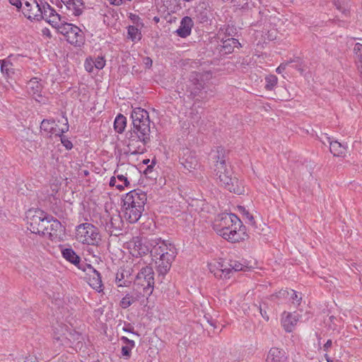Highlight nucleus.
I'll return each instance as SVG.
<instances>
[{"label": "nucleus", "instance_id": "obj_7", "mask_svg": "<svg viewBox=\"0 0 362 362\" xmlns=\"http://www.w3.org/2000/svg\"><path fill=\"white\" fill-rule=\"evenodd\" d=\"M163 242L160 238H146L134 237L129 243V249L133 256H142L151 253L153 249L157 247L160 243Z\"/></svg>", "mask_w": 362, "mask_h": 362}, {"label": "nucleus", "instance_id": "obj_12", "mask_svg": "<svg viewBox=\"0 0 362 362\" xmlns=\"http://www.w3.org/2000/svg\"><path fill=\"white\" fill-rule=\"evenodd\" d=\"M41 6V2L38 3L36 0L26 1L23 7V13L28 19L40 21L44 19L43 11Z\"/></svg>", "mask_w": 362, "mask_h": 362}, {"label": "nucleus", "instance_id": "obj_26", "mask_svg": "<svg viewBox=\"0 0 362 362\" xmlns=\"http://www.w3.org/2000/svg\"><path fill=\"white\" fill-rule=\"evenodd\" d=\"M109 184L111 187H115L117 189L122 190L124 187L129 185V181L125 175H117L116 177L113 176L110 178Z\"/></svg>", "mask_w": 362, "mask_h": 362}, {"label": "nucleus", "instance_id": "obj_48", "mask_svg": "<svg viewBox=\"0 0 362 362\" xmlns=\"http://www.w3.org/2000/svg\"><path fill=\"white\" fill-rule=\"evenodd\" d=\"M288 63H281L276 69V72L277 74H281L286 69Z\"/></svg>", "mask_w": 362, "mask_h": 362}, {"label": "nucleus", "instance_id": "obj_35", "mask_svg": "<svg viewBox=\"0 0 362 362\" xmlns=\"http://www.w3.org/2000/svg\"><path fill=\"white\" fill-rule=\"evenodd\" d=\"M193 24H181L179 28H177L175 33L179 37L185 38L191 34Z\"/></svg>", "mask_w": 362, "mask_h": 362}, {"label": "nucleus", "instance_id": "obj_15", "mask_svg": "<svg viewBox=\"0 0 362 362\" xmlns=\"http://www.w3.org/2000/svg\"><path fill=\"white\" fill-rule=\"evenodd\" d=\"M47 235L51 240H59L64 234V227L61 222L52 216V220L49 223Z\"/></svg>", "mask_w": 362, "mask_h": 362}, {"label": "nucleus", "instance_id": "obj_20", "mask_svg": "<svg viewBox=\"0 0 362 362\" xmlns=\"http://www.w3.org/2000/svg\"><path fill=\"white\" fill-rule=\"evenodd\" d=\"M287 356L284 349L272 347L269 351L266 362H286Z\"/></svg>", "mask_w": 362, "mask_h": 362}, {"label": "nucleus", "instance_id": "obj_37", "mask_svg": "<svg viewBox=\"0 0 362 362\" xmlns=\"http://www.w3.org/2000/svg\"><path fill=\"white\" fill-rule=\"evenodd\" d=\"M265 88L267 90H272L278 83V78L273 74H270L265 77Z\"/></svg>", "mask_w": 362, "mask_h": 362}, {"label": "nucleus", "instance_id": "obj_22", "mask_svg": "<svg viewBox=\"0 0 362 362\" xmlns=\"http://www.w3.org/2000/svg\"><path fill=\"white\" fill-rule=\"evenodd\" d=\"M120 341L122 342L121 356L124 359H129L132 356V351L135 347V342L134 340L124 336L121 337Z\"/></svg>", "mask_w": 362, "mask_h": 362}, {"label": "nucleus", "instance_id": "obj_46", "mask_svg": "<svg viewBox=\"0 0 362 362\" xmlns=\"http://www.w3.org/2000/svg\"><path fill=\"white\" fill-rule=\"evenodd\" d=\"M122 329L125 332H129V333H132V334L138 335L137 333L134 332V327L130 324L125 325L123 327Z\"/></svg>", "mask_w": 362, "mask_h": 362}, {"label": "nucleus", "instance_id": "obj_32", "mask_svg": "<svg viewBox=\"0 0 362 362\" xmlns=\"http://www.w3.org/2000/svg\"><path fill=\"white\" fill-rule=\"evenodd\" d=\"M128 38L133 42L139 41L141 39V33L139 28L133 25H129L127 28Z\"/></svg>", "mask_w": 362, "mask_h": 362}, {"label": "nucleus", "instance_id": "obj_61", "mask_svg": "<svg viewBox=\"0 0 362 362\" xmlns=\"http://www.w3.org/2000/svg\"><path fill=\"white\" fill-rule=\"evenodd\" d=\"M184 1H187V2H189V1H192V0H183Z\"/></svg>", "mask_w": 362, "mask_h": 362}, {"label": "nucleus", "instance_id": "obj_24", "mask_svg": "<svg viewBox=\"0 0 362 362\" xmlns=\"http://www.w3.org/2000/svg\"><path fill=\"white\" fill-rule=\"evenodd\" d=\"M220 39H221V41L223 42L221 51L223 54H230L233 52L235 47H239L240 46V43L238 40L233 37H228L227 39H225L224 37H222Z\"/></svg>", "mask_w": 362, "mask_h": 362}, {"label": "nucleus", "instance_id": "obj_44", "mask_svg": "<svg viewBox=\"0 0 362 362\" xmlns=\"http://www.w3.org/2000/svg\"><path fill=\"white\" fill-rule=\"evenodd\" d=\"M276 30H274V29H272V30H268L267 32V38L269 40H276L277 38V36H276Z\"/></svg>", "mask_w": 362, "mask_h": 362}, {"label": "nucleus", "instance_id": "obj_14", "mask_svg": "<svg viewBox=\"0 0 362 362\" xmlns=\"http://www.w3.org/2000/svg\"><path fill=\"white\" fill-rule=\"evenodd\" d=\"M300 314L296 312H284L281 317V325L284 330L286 332H291L296 326L298 322L300 320Z\"/></svg>", "mask_w": 362, "mask_h": 362}, {"label": "nucleus", "instance_id": "obj_21", "mask_svg": "<svg viewBox=\"0 0 362 362\" xmlns=\"http://www.w3.org/2000/svg\"><path fill=\"white\" fill-rule=\"evenodd\" d=\"M327 141L329 144L330 152L334 156H341L345 154L346 151V145L341 144L337 140H333L330 137H327Z\"/></svg>", "mask_w": 362, "mask_h": 362}, {"label": "nucleus", "instance_id": "obj_62", "mask_svg": "<svg viewBox=\"0 0 362 362\" xmlns=\"http://www.w3.org/2000/svg\"><path fill=\"white\" fill-rule=\"evenodd\" d=\"M173 20L170 19V21H168V23H172Z\"/></svg>", "mask_w": 362, "mask_h": 362}, {"label": "nucleus", "instance_id": "obj_45", "mask_svg": "<svg viewBox=\"0 0 362 362\" xmlns=\"http://www.w3.org/2000/svg\"><path fill=\"white\" fill-rule=\"evenodd\" d=\"M156 164V160H153L150 165H148L146 168L144 170V173L146 175L151 173L153 172V167Z\"/></svg>", "mask_w": 362, "mask_h": 362}, {"label": "nucleus", "instance_id": "obj_28", "mask_svg": "<svg viewBox=\"0 0 362 362\" xmlns=\"http://www.w3.org/2000/svg\"><path fill=\"white\" fill-rule=\"evenodd\" d=\"M237 34V29L235 27L234 24H224L222 28H221L218 31V38L222 37H233Z\"/></svg>", "mask_w": 362, "mask_h": 362}, {"label": "nucleus", "instance_id": "obj_4", "mask_svg": "<svg viewBox=\"0 0 362 362\" xmlns=\"http://www.w3.org/2000/svg\"><path fill=\"white\" fill-rule=\"evenodd\" d=\"M151 255L158 275L165 276L169 272L175 257V248L170 243L168 244L163 240L157 247L151 251Z\"/></svg>", "mask_w": 362, "mask_h": 362}, {"label": "nucleus", "instance_id": "obj_53", "mask_svg": "<svg viewBox=\"0 0 362 362\" xmlns=\"http://www.w3.org/2000/svg\"><path fill=\"white\" fill-rule=\"evenodd\" d=\"M109 2L115 6H120L123 4V0H108Z\"/></svg>", "mask_w": 362, "mask_h": 362}, {"label": "nucleus", "instance_id": "obj_2", "mask_svg": "<svg viewBox=\"0 0 362 362\" xmlns=\"http://www.w3.org/2000/svg\"><path fill=\"white\" fill-rule=\"evenodd\" d=\"M218 235L231 243L245 240L248 235L246 228L234 214H222L219 223L216 224Z\"/></svg>", "mask_w": 362, "mask_h": 362}, {"label": "nucleus", "instance_id": "obj_9", "mask_svg": "<svg viewBox=\"0 0 362 362\" xmlns=\"http://www.w3.org/2000/svg\"><path fill=\"white\" fill-rule=\"evenodd\" d=\"M71 45L81 46L83 42L82 30L75 24H51Z\"/></svg>", "mask_w": 362, "mask_h": 362}, {"label": "nucleus", "instance_id": "obj_50", "mask_svg": "<svg viewBox=\"0 0 362 362\" xmlns=\"http://www.w3.org/2000/svg\"><path fill=\"white\" fill-rule=\"evenodd\" d=\"M204 317H205V319L206 320V321L209 323V325L211 326H212L214 328H216V320H213L211 316L205 315Z\"/></svg>", "mask_w": 362, "mask_h": 362}, {"label": "nucleus", "instance_id": "obj_34", "mask_svg": "<svg viewBox=\"0 0 362 362\" xmlns=\"http://www.w3.org/2000/svg\"><path fill=\"white\" fill-rule=\"evenodd\" d=\"M49 360V357H45L41 354H40L38 351H34L32 354H29V356L25 358L23 362H40L47 361Z\"/></svg>", "mask_w": 362, "mask_h": 362}, {"label": "nucleus", "instance_id": "obj_23", "mask_svg": "<svg viewBox=\"0 0 362 362\" xmlns=\"http://www.w3.org/2000/svg\"><path fill=\"white\" fill-rule=\"evenodd\" d=\"M67 9L72 11L74 16H79L82 13L83 6V0H61Z\"/></svg>", "mask_w": 362, "mask_h": 362}, {"label": "nucleus", "instance_id": "obj_51", "mask_svg": "<svg viewBox=\"0 0 362 362\" xmlns=\"http://www.w3.org/2000/svg\"><path fill=\"white\" fill-rule=\"evenodd\" d=\"M116 283L118 287L127 286L126 282L122 281L121 279H119L118 274L117 275L116 277Z\"/></svg>", "mask_w": 362, "mask_h": 362}, {"label": "nucleus", "instance_id": "obj_49", "mask_svg": "<svg viewBox=\"0 0 362 362\" xmlns=\"http://www.w3.org/2000/svg\"><path fill=\"white\" fill-rule=\"evenodd\" d=\"M257 309L259 310V313H260V314H261L262 317L264 320H266L267 321H268V320H269V315H267V312H266L265 310H264L262 308L261 305L257 306Z\"/></svg>", "mask_w": 362, "mask_h": 362}, {"label": "nucleus", "instance_id": "obj_19", "mask_svg": "<svg viewBox=\"0 0 362 362\" xmlns=\"http://www.w3.org/2000/svg\"><path fill=\"white\" fill-rule=\"evenodd\" d=\"M87 266L89 272H92V274H90L88 284L89 285L95 290L98 292L103 291V283L101 279L100 274L96 271L90 264H85Z\"/></svg>", "mask_w": 362, "mask_h": 362}, {"label": "nucleus", "instance_id": "obj_27", "mask_svg": "<svg viewBox=\"0 0 362 362\" xmlns=\"http://www.w3.org/2000/svg\"><path fill=\"white\" fill-rule=\"evenodd\" d=\"M287 296H290V298L292 300V302L296 305H299L300 301L302 300L301 293L291 289L290 291L282 289L279 291L276 294L277 297H286Z\"/></svg>", "mask_w": 362, "mask_h": 362}, {"label": "nucleus", "instance_id": "obj_25", "mask_svg": "<svg viewBox=\"0 0 362 362\" xmlns=\"http://www.w3.org/2000/svg\"><path fill=\"white\" fill-rule=\"evenodd\" d=\"M40 2L42 4L41 7L42 8L43 16L46 23H54V21L49 18L52 16H57L59 21L61 20L60 16L57 13L55 10L51 7L47 2L43 1L42 0H40Z\"/></svg>", "mask_w": 362, "mask_h": 362}, {"label": "nucleus", "instance_id": "obj_5", "mask_svg": "<svg viewBox=\"0 0 362 362\" xmlns=\"http://www.w3.org/2000/svg\"><path fill=\"white\" fill-rule=\"evenodd\" d=\"M216 175L221 185L228 191L238 194L245 192L244 187L237 177L233 176V169L227 165L223 158H219L215 164Z\"/></svg>", "mask_w": 362, "mask_h": 362}, {"label": "nucleus", "instance_id": "obj_38", "mask_svg": "<svg viewBox=\"0 0 362 362\" xmlns=\"http://www.w3.org/2000/svg\"><path fill=\"white\" fill-rule=\"evenodd\" d=\"M350 0H334V5L341 13L346 14L347 6Z\"/></svg>", "mask_w": 362, "mask_h": 362}, {"label": "nucleus", "instance_id": "obj_8", "mask_svg": "<svg viewBox=\"0 0 362 362\" xmlns=\"http://www.w3.org/2000/svg\"><path fill=\"white\" fill-rule=\"evenodd\" d=\"M76 238L83 244L98 245L101 241V235L98 228L89 223H84L76 226Z\"/></svg>", "mask_w": 362, "mask_h": 362}, {"label": "nucleus", "instance_id": "obj_3", "mask_svg": "<svg viewBox=\"0 0 362 362\" xmlns=\"http://www.w3.org/2000/svg\"><path fill=\"white\" fill-rule=\"evenodd\" d=\"M146 201V194L140 189L127 193L122 199V206L124 218L130 223H136L141 217Z\"/></svg>", "mask_w": 362, "mask_h": 362}, {"label": "nucleus", "instance_id": "obj_55", "mask_svg": "<svg viewBox=\"0 0 362 362\" xmlns=\"http://www.w3.org/2000/svg\"><path fill=\"white\" fill-rule=\"evenodd\" d=\"M42 32L44 35H46L48 37H51V33L48 28H45L42 29Z\"/></svg>", "mask_w": 362, "mask_h": 362}, {"label": "nucleus", "instance_id": "obj_43", "mask_svg": "<svg viewBox=\"0 0 362 362\" xmlns=\"http://www.w3.org/2000/svg\"><path fill=\"white\" fill-rule=\"evenodd\" d=\"M94 64L92 59H86L84 64L85 69L88 72H92L93 69Z\"/></svg>", "mask_w": 362, "mask_h": 362}, {"label": "nucleus", "instance_id": "obj_33", "mask_svg": "<svg viewBox=\"0 0 362 362\" xmlns=\"http://www.w3.org/2000/svg\"><path fill=\"white\" fill-rule=\"evenodd\" d=\"M28 88L30 90V93L40 95V93L42 90V86L37 78H33L30 80V81L28 83Z\"/></svg>", "mask_w": 362, "mask_h": 362}, {"label": "nucleus", "instance_id": "obj_59", "mask_svg": "<svg viewBox=\"0 0 362 362\" xmlns=\"http://www.w3.org/2000/svg\"><path fill=\"white\" fill-rule=\"evenodd\" d=\"M158 20H159V19H158L157 17H154V21H155L158 22Z\"/></svg>", "mask_w": 362, "mask_h": 362}, {"label": "nucleus", "instance_id": "obj_29", "mask_svg": "<svg viewBox=\"0 0 362 362\" xmlns=\"http://www.w3.org/2000/svg\"><path fill=\"white\" fill-rule=\"evenodd\" d=\"M1 71L2 74L7 78H11L14 74L13 65L9 61L0 59Z\"/></svg>", "mask_w": 362, "mask_h": 362}, {"label": "nucleus", "instance_id": "obj_47", "mask_svg": "<svg viewBox=\"0 0 362 362\" xmlns=\"http://www.w3.org/2000/svg\"><path fill=\"white\" fill-rule=\"evenodd\" d=\"M332 341L331 339H328L323 345L322 350L325 352H328L332 346Z\"/></svg>", "mask_w": 362, "mask_h": 362}, {"label": "nucleus", "instance_id": "obj_16", "mask_svg": "<svg viewBox=\"0 0 362 362\" xmlns=\"http://www.w3.org/2000/svg\"><path fill=\"white\" fill-rule=\"evenodd\" d=\"M194 12L198 23H206L211 21L209 18L211 13L206 2L199 1L194 7Z\"/></svg>", "mask_w": 362, "mask_h": 362}, {"label": "nucleus", "instance_id": "obj_60", "mask_svg": "<svg viewBox=\"0 0 362 362\" xmlns=\"http://www.w3.org/2000/svg\"><path fill=\"white\" fill-rule=\"evenodd\" d=\"M175 1H176V0H168V1H169V2H170V3H171V2H173V3H174V2H175Z\"/></svg>", "mask_w": 362, "mask_h": 362}, {"label": "nucleus", "instance_id": "obj_13", "mask_svg": "<svg viewBox=\"0 0 362 362\" xmlns=\"http://www.w3.org/2000/svg\"><path fill=\"white\" fill-rule=\"evenodd\" d=\"M65 123L64 127L62 129L57 128V124L53 119H44L40 124V129L44 133L49 135V136H55L64 134L69 131V123L67 117H64Z\"/></svg>", "mask_w": 362, "mask_h": 362}, {"label": "nucleus", "instance_id": "obj_36", "mask_svg": "<svg viewBox=\"0 0 362 362\" xmlns=\"http://www.w3.org/2000/svg\"><path fill=\"white\" fill-rule=\"evenodd\" d=\"M238 210L242 214L243 217L246 219L247 223L250 225H254L255 223L253 216L245 206H239L238 207Z\"/></svg>", "mask_w": 362, "mask_h": 362}, {"label": "nucleus", "instance_id": "obj_18", "mask_svg": "<svg viewBox=\"0 0 362 362\" xmlns=\"http://www.w3.org/2000/svg\"><path fill=\"white\" fill-rule=\"evenodd\" d=\"M62 257L70 263L76 266L78 269H82L83 271H86V269L81 264V258L75 252V251L71 248H62L61 250Z\"/></svg>", "mask_w": 362, "mask_h": 362}, {"label": "nucleus", "instance_id": "obj_41", "mask_svg": "<svg viewBox=\"0 0 362 362\" xmlns=\"http://www.w3.org/2000/svg\"><path fill=\"white\" fill-rule=\"evenodd\" d=\"M93 63L97 69H102L105 66V60L103 57H98L95 61H93Z\"/></svg>", "mask_w": 362, "mask_h": 362}, {"label": "nucleus", "instance_id": "obj_10", "mask_svg": "<svg viewBox=\"0 0 362 362\" xmlns=\"http://www.w3.org/2000/svg\"><path fill=\"white\" fill-rule=\"evenodd\" d=\"M136 281L144 288V296H150L154 287V272L149 266L142 267L136 275Z\"/></svg>", "mask_w": 362, "mask_h": 362}, {"label": "nucleus", "instance_id": "obj_40", "mask_svg": "<svg viewBox=\"0 0 362 362\" xmlns=\"http://www.w3.org/2000/svg\"><path fill=\"white\" fill-rule=\"evenodd\" d=\"M57 136L60 138V141L66 149L71 150L73 148L71 141L66 136H65L64 134L57 135Z\"/></svg>", "mask_w": 362, "mask_h": 362}, {"label": "nucleus", "instance_id": "obj_58", "mask_svg": "<svg viewBox=\"0 0 362 362\" xmlns=\"http://www.w3.org/2000/svg\"><path fill=\"white\" fill-rule=\"evenodd\" d=\"M150 163V160L149 159H144L143 160V163L145 164V165H148V163Z\"/></svg>", "mask_w": 362, "mask_h": 362}, {"label": "nucleus", "instance_id": "obj_42", "mask_svg": "<svg viewBox=\"0 0 362 362\" xmlns=\"http://www.w3.org/2000/svg\"><path fill=\"white\" fill-rule=\"evenodd\" d=\"M354 52L357 57L362 59V44L356 43L354 47Z\"/></svg>", "mask_w": 362, "mask_h": 362}, {"label": "nucleus", "instance_id": "obj_11", "mask_svg": "<svg viewBox=\"0 0 362 362\" xmlns=\"http://www.w3.org/2000/svg\"><path fill=\"white\" fill-rule=\"evenodd\" d=\"M218 267L215 269L216 265L209 264V270L211 273H214V276L217 278H229V274L232 272L243 271L244 268L246 267L240 262L231 260L229 263V267H224L223 264L218 263Z\"/></svg>", "mask_w": 362, "mask_h": 362}, {"label": "nucleus", "instance_id": "obj_57", "mask_svg": "<svg viewBox=\"0 0 362 362\" xmlns=\"http://www.w3.org/2000/svg\"><path fill=\"white\" fill-rule=\"evenodd\" d=\"M325 357L327 362H332V360L327 354H325Z\"/></svg>", "mask_w": 362, "mask_h": 362}, {"label": "nucleus", "instance_id": "obj_52", "mask_svg": "<svg viewBox=\"0 0 362 362\" xmlns=\"http://www.w3.org/2000/svg\"><path fill=\"white\" fill-rule=\"evenodd\" d=\"M9 2L12 5L16 6L18 8H20L22 6V3H21V0H9Z\"/></svg>", "mask_w": 362, "mask_h": 362}, {"label": "nucleus", "instance_id": "obj_39", "mask_svg": "<svg viewBox=\"0 0 362 362\" xmlns=\"http://www.w3.org/2000/svg\"><path fill=\"white\" fill-rule=\"evenodd\" d=\"M134 301L133 297L130 296L129 294H127L124 297L122 298V299L120 301V306L126 309L129 308Z\"/></svg>", "mask_w": 362, "mask_h": 362}, {"label": "nucleus", "instance_id": "obj_31", "mask_svg": "<svg viewBox=\"0 0 362 362\" xmlns=\"http://www.w3.org/2000/svg\"><path fill=\"white\" fill-rule=\"evenodd\" d=\"M127 126V118L122 114L118 115L115 119L114 122V128L115 130L119 133L122 134Z\"/></svg>", "mask_w": 362, "mask_h": 362}, {"label": "nucleus", "instance_id": "obj_54", "mask_svg": "<svg viewBox=\"0 0 362 362\" xmlns=\"http://www.w3.org/2000/svg\"><path fill=\"white\" fill-rule=\"evenodd\" d=\"M144 63L148 68H150L152 66L153 62L150 57H146L144 59Z\"/></svg>", "mask_w": 362, "mask_h": 362}, {"label": "nucleus", "instance_id": "obj_6", "mask_svg": "<svg viewBox=\"0 0 362 362\" xmlns=\"http://www.w3.org/2000/svg\"><path fill=\"white\" fill-rule=\"evenodd\" d=\"M27 218L29 225L28 229L33 233L47 235L49 223L52 220V216L37 209L29 210Z\"/></svg>", "mask_w": 362, "mask_h": 362}, {"label": "nucleus", "instance_id": "obj_56", "mask_svg": "<svg viewBox=\"0 0 362 362\" xmlns=\"http://www.w3.org/2000/svg\"><path fill=\"white\" fill-rule=\"evenodd\" d=\"M180 23H192V19L188 16H185L181 20Z\"/></svg>", "mask_w": 362, "mask_h": 362}, {"label": "nucleus", "instance_id": "obj_30", "mask_svg": "<svg viewBox=\"0 0 362 362\" xmlns=\"http://www.w3.org/2000/svg\"><path fill=\"white\" fill-rule=\"evenodd\" d=\"M182 164L184 168L189 172L196 169L199 165L197 158L190 155L187 156L186 158H182Z\"/></svg>", "mask_w": 362, "mask_h": 362}, {"label": "nucleus", "instance_id": "obj_1", "mask_svg": "<svg viewBox=\"0 0 362 362\" xmlns=\"http://www.w3.org/2000/svg\"><path fill=\"white\" fill-rule=\"evenodd\" d=\"M133 127L127 134V149L132 155L143 153L146 145L150 141V118L148 112L141 108L135 107L131 113Z\"/></svg>", "mask_w": 362, "mask_h": 362}, {"label": "nucleus", "instance_id": "obj_17", "mask_svg": "<svg viewBox=\"0 0 362 362\" xmlns=\"http://www.w3.org/2000/svg\"><path fill=\"white\" fill-rule=\"evenodd\" d=\"M106 223L104 225L105 230L110 235H116V233L121 230V219L119 216H110L107 215Z\"/></svg>", "mask_w": 362, "mask_h": 362}]
</instances>
